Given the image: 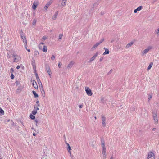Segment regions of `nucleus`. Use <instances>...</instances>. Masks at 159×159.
<instances>
[{"label": "nucleus", "mask_w": 159, "mask_h": 159, "mask_svg": "<svg viewBox=\"0 0 159 159\" xmlns=\"http://www.w3.org/2000/svg\"><path fill=\"white\" fill-rule=\"evenodd\" d=\"M152 114L154 123L155 124H157L158 123V121L157 112L156 111H154L153 112Z\"/></svg>", "instance_id": "f257e3e1"}, {"label": "nucleus", "mask_w": 159, "mask_h": 159, "mask_svg": "<svg viewBox=\"0 0 159 159\" xmlns=\"http://www.w3.org/2000/svg\"><path fill=\"white\" fill-rule=\"evenodd\" d=\"M85 90L87 95L89 96H91L93 94V93L91 90L88 87H86L85 88Z\"/></svg>", "instance_id": "f03ea898"}, {"label": "nucleus", "mask_w": 159, "mask_h": 159, "mask_svg": "<svg viewBox=\"0 0 159 159\" xmlns=\"http://www.w3.org/2000/svg\"><path fill=\"white\" fill-rule=\"evenodd\" d=\"M152 48V47L151 46H149L148 48L144 50L142 52L143 55H144L147 53L149 50L151 49Z\"/></svg>", "instance_id": "7ed1b4c3"}, {"label": "nucleus", "mask_w": 159, "mask_h": 159, "mask_svg": "<svg viewBox=\"0 0 159 159\" xmlns=\"http://www.w3.org/2000/svg\"><path fill=\"white\" fill-rule=\"evenodd\" d=\"M12 56L14 58V61L15 62L18 61L19 59L20 58L19 56L15 54H13Z\"/></svg>", "instance_id": "20e7f679"}, {"label": "nucleus", "mask_w": 159, "mask_h": 159, "mask_svg": "<svg viewBox=\"0 0 159 159\" xmlns=\"http://www.w3.org/2000/svg\"><path fill=\"white\" fill-rule=\"evenodd\" d=\"M46 69L48 74L49 75L50 77L51 78V71L49 66H46Z\"/></svg>", "instance_id": "39448f33"}, {"label": "nucleus", "mask_w": 159, "mask_h": 159, "mask_svg": "<svg viewBox=\"0 0 159 159\" xmlns=\"http://www.w3.org/2000/svg\"><path fill=\"white\" fill-rule=\"evenodd\" d=\"M36 79L37 80L38 82V84L39 86V87H43L42 84L40 81V79H39L38 75L37 74H36Z\"/></svg>", "instance_id": "423d86ee"}, {"label": "nucleus", "mask_w": 159, "mask_h": 159, "mask_svg": "<svg viewBox=\"0 0 159 159\" xmlns=\"http://www.w3.org/2000/svg\"><path fill=\"white\" fill-rule=\"evenodd\" d=\"M154 153L151 152L148 154L147 159H154Z\"/></svg>", "instance_id": "0eeeda50"}, {"label": "nucleus", "mask_w": 159, "mask_h": 159, "mask_svg": "<svg viewBox=\"0 0 159 159\" xmlns=\"http://www.w3.org/2000/svg\"><path fill=\"white\" fill-rule=\"evenodd\" d=\"M21 38L22 39V41L23 43H24L25 46L27 45V40L26 37L25 35L21 36Z\"/></svg>", "instance_id": "6e6552de"}, {"label": "nucleus", "mask_w": 159, "mask_h": 159, "mask_svg": "<svg viewBox=\"0 0 159 159\" xmlns=\"http://www.w3.org/2000/svg\"><path fill=\"white\" fill-rule=\"evenodd\" d=\"M38 5V1H35L32 5V8L34 10L36 8L37 6Z\"/></svg>", "instance_id": "1a4fd4ad"}, {"label": "nucleus", "mask_w": 159, "mask_h": 159, "mask_svg": "<svg viewBox=\"0 0 159 159\" xmlns=\"http://www.w3.org/2000/svg\"><path fill=\"white\" fill-rule=\"evenodd\" d=\"M32 85L33 87L36 89H38V87L36 82L35 80H33L32 81Z\"/></svg>", "instance_id": "9d476101"}, {"label": "nucleus", "mask_w": 159, "mask_h": 159, "mask_svg": "<svg viewBox=\"0 0 159 159\" xmlns=\"http://www.w3.org/2000/svg\"><path fill=\"white\" fill-rule=\"evenodd\" d=\"M40 88L41 89V92L42 94V96L43 97H44L45 96V91L43 87H40Z\"/></svg>", "instance_id": "9b49d317"}, {"label": "nucleus", "mask_w": 159, "mask_h": 159, "mask_svg": "<svg viewBox=\"0 0 159 159\" xmlns=\"http://www.w3.org/2000/svg\"><path fill=\"white\" fill-rule=\"evenodd\" d=\"M102 124L103 125V126H105L106 125L105 124V121H106V118L105 117L103 116L102 117Z\"/></svg>", "instance_id": "f8f14e48"}, {"label": "nucleus", "mask_w": 159, "mask_h": 159, "mask_svg": "<svg viewBox=\"0 0 159 159\" xmlns=\"http://www.w3.org/2000/svg\"><path fill=\"white\" fill-rule=\"evenodd\" d=\"M102 152L106 151V148L104 142H103L102 143Z\"/></svg>", "instance_id": "ddd939ff"}, {"label": "nucleus", "mask_w": 159, "mask_h": 159, "mask_svg": "<svg viewBox=\"0 0 159 159\" xmlns=\"http://www.w3.org/2000/svg\"><path fill=\"white\" fill-rule=\"evenodd\" d=\"M142 6H139V7L137 9H135L134 11V13H136L137 12L141 10L142 9Z\"/></svg>", "instance_id": "4468645a"}, {"label": "nucleus", "mask_w": 159, "mask_h": 159, "mask_svg": "<svg viewBox=\"0 0 159 159\" xmlns=\"http://www.w3.org/2000/svg\"><path fill=\"white\" fill-rule=\"evenodd\" d=\"M67 145L68 146L67 148V150L68 152L70 154H71V147L70 146L69 144L67 143Z\"/></svg>", "instance_id": "2eb2a0df"}, {"label": "nucleus", "mask_w": 159, "mask_h": 159, "mask_svg": "<svg viewBox=\"0 0 159 159\" xmlns=\"http://www.w3.org/2000/svg\"><path fill=\"white\" fill-rule=\"evenodd\" d=\"M98 55V53H96V54L94 55L90 60V61H93L94 60L96 57H97V56Z\"/></svg>", "instance_id": "dca6fc26"}, {"label": "nucleus", "mask_w": 159, "mask_h": 159, "mask_svg": "<svg viewBox=\"0 0 159 159\" xmlns=\"http://www.w3.org/2000/svg\"><path fill=\"white\" fill-rule=\"evenodd\" d=\"M104 49H105V52L103 53V55H105L107 54H108L109 53V51L108 49L104 48Z\"/></svg>", "instance_id": "f3484780"}, {"label": "nucleus", "mask_w": 159, "mask_h": 159, "mask_svg": "<svg viewBox=\"0 0 159 159\" xmlns=\"http://www.w3.org/2000/svg\"><path fill=\"white\" fill-rule=\"evenodd\" d=\"M100 44V43H99L98 42L96 43L95 45H94L93 46L92 48V49L93 50H94L95 48H96L97 46L99 45Z\"/></svg>", "instance_id": "a211bd4d"}, {"label": "nucleus", "mask_w": 159, "mask_h": 159, "mask_svg": "<svg viewBox=\"0 0 159 159\" xmlns=\"http://www.w3.org/2000/svg\"><path fill=\"white\" fill-rule=\"evenodd\" d=\"M74 62H71L70 63H69V64H68V65L67 66V67L68 68H71L72 66L74 64Z\"/></svg>", "instance_id": "6ab92c4d"}, {"label": "nucleus", "mask_w": 159, "mask_h": 159, "mask_svg": "<svg viewBox=\"0 0 159 159\" xmlns=\"http://www.w3.org/2000/svg\"><path fill=\"white\" fill-rule=\"evenodd\" d=\"M44 44L43 43H41L39 46V49L42 50L43 47V45Z\"/></svg>", "instance_id": "aec40b11"}, {"label": "nucleus", "mask_w": 159, "mask_h": 159, "mask_svg": "<svg viewBox=\"0 0 159 159\" xmlns=\"http://www.w3.org/2000/svg\"><path fill=\"white\" fill-rule=\"evenodd\" d=\"M42 51L45 52H46L47 51V47L45 45H43V47L42 49Z\"/></svg>", "instance_id": "412c9836"}, {"label": "nucleus", "mask_w": 159, "mask_h": 159, "mask_svg": "<svg viewBox=\"0 0 159 159\" xmlns=\"http://www.w3.org/2000/svg\"><path fill=\"white\" fill-rule=\"evenodd\" d=\"M133 44V42H131L130 43H129L126 45V48H129V47L131 46Z\"/></svg>", "instance_id": "4be33fe9"}, {"label": "nucleus", "mask_w": 159, "mask_h": 159, "mask_svg": "<svg viewBox=\"0 0 159 159\" xmlns=\"http://www.w3.org/2000/svg\"><path fill=\"white\" fill-rule=\"evenodd\" d=\"M58 14V11L56 12L55 13L54 16H53V17H52V19H53V20H55L56 19L57 16Z\"/></svg>", "instance_id": "5701e85b"}, {"label": "nucleus", "mask_w": 159, "mask_h": 159, "mask_svg": "<svg viewBox=\"0 0 159 159\" xmlns=\"http://www.w3.org/2000/svg\"><path fill=\"white\" fill-rule=\"evenodd\" d=\"M153 65V63L152 62H151L150 64H149V66H148L147 68V70H150L152 66V65Z\"/></svg>", "instance_id": "b1692460"}, {"label": "nucleus", "mask_w": 159, "mask_h": 159, "mask_svg": "<svg viewBox=\"0 0 159 159\" xmlns=\"http://www.w3.org/2000/svg\"><path fill=\"white\" fill-rule=\"evenodd\" d=\"M32 93L35 98H37L38 97V95L36 93L35 91H33Z\"/></svg>", "instance_id": "393cba45"}, {"label": "nucleus", "mask_w": 159, "mask_h": 159, "mask_svg": "<svg viewBox=\"0 0 159 159\" xmlns=\"http://www.w3.org/2000/svg\"><path fill=\"white\" fill-rule=\"evenodd\" d=\"M67 0H62L61 4L62 6H65Z\"/></svg>", "instance_id": "a878e982"}, {"label": "nucleus", "mask_w": 159, "mask_h": 159, "mask_svg": "<svg viewBox=\"0 0 159 159\" xmlns=\"http://www.w3.org/2000/svg\"><path fill=\"white\" fill-rule=\"evenodd\" d=\"M39 54V52L38 51H35L34 52V56H37Z\"/></svg>", "instance_id": "bb28decb"}, {"label": "nucleus", "mask_w": 159, "mask_h": 159, "mask_svg": "<svg viewBox=\"0 0 159 159\" xmlns=\"http://www.w3.org/2000/svg\"><path fill=\"white\" fill-rule=\"evenodd\" d=\"M104 158L105 159L106 158V151L102 152Z\"/></svg>", "instance_id": "cd10ccee"}, {"label": "nucleus", "mask_w": 159, "mask_h": 159, "mask_svg": "<svg viewBox=\"0 0 159 159\" xmlns=\"http://www.w3.org/2000/svg\"><path fill=\"white\" fill-rule=\"evenodd\" d=\"M34 115H33V114H30V118L32 119H34L35 118V117Z\"/></svg>", "instance_id": "c85d7f7f"}, {"label": "nucleus", "mask_w": 159, "mask_h": 159, "mask_svg": "<svg viewBox=\"0 0 159 159\" xmlns=\"http://www.w3.org/2000/svg\"><path fill=\"white\" fill-rule=\"evenodd\" d=\"M37 111H36V110H34L32 112V114L33 115H35L37 113Z\"/></svg>", "instance_id": "c756f323"}, {"label": "nucleus", "mask_w": 159, "mask_h": 159, "mask_svg": "<svg viewBox=\"0 0 159 159\" xmlns=\"http://www.w3.org/2000/svg\"><path fill=\"white\" fill-rule=\"evenodd\" d=\"M0 113L2 115L4 114V111L1 108H0Z\"/></svg>", "instance_id": "7c9ffc66"}, {"label": "nucleus", "mask_w": 159, "mask_h": 159, "mask_svg": "<svg viewBox=\"0 0 159 159\" xmlns=\"http://www.w3.org/2000/svg\"><path fill=\"white\" fill-rule=\"evenodd\" d=\"M104 40V38L102 39L101 40L98 42L99 43H100V44L101 43H102V42H103Z\"/></svg>", "instance_id": "2f4dec72"}, {"label": "nucleus", "mask_w": 159, "mask_h": 159, "mask_svg": "<svg viewBox=\"0 0 159 159\" xmlns=\"http://www.w3.org/2000/svg\"><path fill=\"white\" fill-rule=\"evenodd\" d=\"M34 110H36V111H37V110H39V108L38 107H36L35 106H34Z\"/></svg>", "instance_id": "473e14b6"}, {"label": "nucleus", "mask_w": 159, "mask_h": 159, "mask_svg": "<svg viewBox=\"0 0 159 159\" xmlns=\"http://www.w3.org/2000/svg\"><path fill=\"white\" fill-rule=\"evenodd\" d=\"M156 32L157 34H159V28L156 30Z\"/></svg>", "instance_id": "72a5a7b5"}, {"label": "nucleus", "mask_w": 159, "mask_h": 159, "mask_svg": "<svg viewBox=\"0 0 159 159\" xmlns=\"http://www.w3.org/2000/svg\"><path fill=\"white\" fill-rule=\"evenodd\" d=\"M14 78V75H13V74H11V79H13Z\"/></svg>", "instance_id": "f704fd0d"}, {"label": "nucleus", "mask_w": 159, "mask_h": 159, "mask_svg": "<svg viewBox=\"0 0 159 159\" xmlns=\"http://www.w3.org/2000/svg\"><path fill=\"white\" fill-rule=\"evenodd\" d=\"M14 72V70L12 68H11L10 69V72L11 74H13Z\"/></svg>", "instance_id": "c9c22d12"}, {"label": "nucleus", "mask_w": 159, "mask_h": 159, "mask_svg": "<svg viewBox=\"0 0 159 159\" xmlns=\"http://www.w3.org/2000/svg\"><path fill=\"white\" fill-rule=\"evenodd\" d=\"M51 59L52 60H53L55 58V56L53 55H52V57H51Z\"/></svg>", "instance_id": "e433bc0d"}, {"label": "nucleus", "mask_w": 159, "mask_h": 159, "mask_svg": "<svg viewBox=\"0 0 159 159\" xmlns=\"http://www.w3.org/2000/svg\"><path fill=\"white\" fill-rule=\"evenodd\" d=\"M48 7V6L46 4L44 7V9L46 10L47 9Z\"/></svg>", "instance_id": "4c0bfd02"}, {"label": "nucleus", "mask_w": 159, "mask_h": 159, "mask_svg": "<svg viewBox=\"0 0 159 159\" xmlns=\"http://www.w3.org/2000/svg\"><path fill=\"white\" fill-rule=\"evenodd\" d=\"M62 37V35L61 34H60L59 36V38L60 39H61Z\"/></svg>", "instance_id": "58836bf2"}, {"label": "nucleus", "mask_w": 159, "mask_h": 159, "mask_svg": "<svg viewBox=\"0 0 159 159\" xmlns=\"http://www.w3.org/2000/svg\"><path fill=\"white\" fill-rule=\"evenodd\" d=\"M26 46H25V48L27 50V51L29 52H30V49H28L27 48V47H26Z\"/></svg>", "instance_id": "ea45409f"}, {"label": "nucleus", "mask_w": 159, "mask_h": 159, "mask_svg": "<svg viewBox=\"0 0 159 159\" xmlns=\"http://www.w3.org/2000/svg\"><path fill=\"white\" fill-rule=\"evenodd\" d=\"M36 20H34L33 21V25H35L36 24Z\"/></svg>", "instance_id": "a19ab883"}, {"label": "nucleus", "mask_w": 159, "mask_h": 159, "mask_svg": "<svg viewBox=\"0 0 159 159\" xmlns=\"http://www.w3.org/2000/svg\"><path fill=\"white\" fill-rule=\"evenodd\" d=\"M152 98V95H150L149 96V97L148 99V101H149V100H150Z\"/></svg>", "instance_id": "79ce46f5"}, {"label": "nucleus", "mask_w": 159, "mask_h": 159, "mask_svg": "<svg viewBox=\"0 0 159 159\" xmlns=\"http://www.w3.org/2000/svg\"><path fill=\"white\" fill-rule=\"evenodd\" d=\"M61 65H62V64H61V63H59L58 64V66L60 68V67H61Z\"/></svg>", "instance_id": "37998d69"}, {"label": "nucleus", "mask_w": 159, "mask_h": 159, "mask_svg": "<svg viewBox=\"0 0 159 159\" xmlns=\"http://www.w3.org/2000/svg\"><path fill=\"white\" fill-rule=\"evenodd\" d=\"M52 3V2H48V3L47 4L48 6H49V5L51 4Z\"/></svg>", "instance_id": "c03bdc74"}, {"label": "nucleus", "mask_w": 159, "mask_h": 159, "mask_svg": "<svg viewBox=\"0 0 159 159\" xmlns=\"http://www.w3.org/2000/svg\"><path fill=\"white\" fill-rule=\"evenodd\" d=\"M79 107L80 108H82L83 107V105H80L79 106Z\"/></svg>", "instance_id": "a18cd8bd"}, {"label": "nucleus", "mask_w": 159, "mask_h": 159, "mask_svg": "<svg viewBox=\"0 0 159 159\" xmlns=\"http://www.w3.org/2000/svg\"><path fill=\"white\" fill-rule=\"evenodd\" d=\"M20 68V66L19 65H18L16 67V68L17 69H19Z\"/></svg>", "instance_id": "49530a36"}, {"label": "nucleus", "mask_w": 159, "mask_h": 159, "mask_svg": "<svg viewBox=\"0 0 159 159\" xmlns=\"http://www.w3.org/2000/svg\"><path fill=\"white\" fill-rule=\"evenodd\" d=\"M33 135L34 136H35L36 135V134L35 133H33Z\"/></svg>", "instance_id": "de8ad7c7"}, {"label": "nucleus", "mask_w": 159, "mask_h": 159, "mask_svg": "<svg viewBox=\"0 0 159 159\" xmlns=\"http://www.w3.org/2000/svg\"><path fill=\"white\" fill-rule=\"evenodd\" d=\"M42 39H43V40H44L46 39V38H45L43 37V38H42Z\"/></svg>", "instance_id": "09e8293b"}, {"label": "nucleus", "mask_w": 159, "mask_h": 159, "mask_svg": "<svg viewBox=\"0 0 159 159\" xmlns=\"http://www.w3.org/2000/svg\"><path fill=\"white\" fill-rule=\"evenodd\" d=\"M110 159H113V157H111L110 158Z\"/></svg>", "instance_id": "8fccbe9b"}, {"label": "nucleus", "mask_w": 159, "mask_h": 159, "mask_svg": "<svg viewBox=\"0 0 159 159\" xmlns=\"http://www.w3.org/2000/svg\"><path fill=\"white\" fill-rule=\"evenodd\" d=\"M102 59L100 58V61H102Z\"/></svg>", "instance_id": "3c124183"}, {"label": "nucleus", "mask_w": 159, "mask_h": 159, "mask_svg": "<svg viewBox=\"0 0 159 159\" xmlns=\"http://www.w3.org/2000/svg\"><path fill=\"white\" fill-rule=\"evenodd\" d=\"M36 102L37 104H38L39 103V101H37Z\"/></svg>", "instance_id": "603ef678"}, {"label": "nucleus", "mask_w": 159, "mask_h": 159, "mask_svg": "<svg viewBox=\"0 0 159 159\" xmlns=\"http://www.w3.org/2000/svg\"><path fill=\"white\" fill-rule=\"evenodd\" d=\"M94 118H95V119H96V117H94Z\"/></svg>", "instance_id": "864d4df0"}, {"label": "nucleus", "mask_w": 159, "mask_h": 159, "mask_svg": "<svg viewBox=\"0 0 159 159\" xmlns=\"http://www.w3.org/2000/svg\"><path fill=\"white\" fill-rule=\"evenodd\" d=\"M39 106V104H38V106Z\"/></svg>", "instance_id": "5fc2aeb1"}]
</instances>
